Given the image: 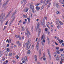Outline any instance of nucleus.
I'll return each instance as SVG.
<instances>
[{"label": "nucleus", "instance_id": "f257e3e1", "mask_svg": "<svg viewBox=\"0 0 64 64\" xmlns=\"http://www.w3.org/2000/svg\"><path fill=\"white\" fill-rule=\"evenodd\" d=\"M5 14L4 13L1 14L0 16V21H1L2 20H3L5 17Z\"/></svg>", "mask_w": 64, "mask_h": 64}, {"label": "nucleus", "instance_id": "f03ea898", "mask_svg": "<svg viewBox=\"0 0 64 64\" xmlns=\"http://www.w3.org/2000/svg\"><path fill=\"white\" fill-rule=\"evenodd\" d=\"M26 50H28L29 49L30 47V46H31V44H30V46H28V44L27 43H26Z\"/></svg>", "mask_w": 64, "mask_h": 64}, {"label": "nucleus", "instance_id": "7ed1b4c3", "mask_svg": "<svg viewBox=\"0 0 64 64\" xmlns=\"http://www.w3.org/2000/svg\"><path fill=\"white\" fill-rule=\"evenodd\" d=\"M30 9H32V10H33V9H34V6H33L32 5L30 4Z\"/></svg>", "mask_w": 64, "mask_h": 64}, {"label": "nucleus", "instance_id": "20e7f679", "mask_svg": "<svg viewBox=\"0 0 64 64\" xmlns=\"http://www.w3.org/2000/svg\"><path fill=\"white\" fill-rule=\"evenodd\" d=\"M29 9L28 8H26L24 10L22 11L23 12H27L28 10Z\"/></svg>", "mask_w": 64, "mask_h": 64}, {"label": "nucleus", "instance_id": "39448f33", "mask_svg": "<svg viewBox=\"0 0 64 64\" xmlns=\"http://www.w3.org/2000/svg\"><path fill=\"white\" fill-rule=\"evenodd\" d=\"M8 2H9V1L7 0L5 2L4 4H3L2 7H5V6H6V4H7V3H8Z\"/></svg>", "mask_w": 64, "mask_h": 64}, {"label": "nucleus", "instance_id": "423d86ee", "mask_svg": "<svg viewBox=\"0 0 64 64\" xmlns=\"http://www.w3.org/2000/svg\"><path fill=\"white\" fill-rule=\"evenodd\" d=\"M56 7H57L59 9L60 8V6H59L58 5V3H56Z\"/></svg>", "mask_w": 64, "mask_h": 64}, {"label": "nucleus", "instance_id": "0eeeda50", "mask_svg": "<svg viewBox=\"0 0 64 64\" xmlns=\"http://www.w3.org/2000/svg\"><path fill=\"white\" fill-rule=\"evenodd\" d=\"M40 32H41V28H39L38 32V37H39V35H40Z\"/></svg>", "mask_w": 64, "mask_h": 64}, {"label": "nucleus", "instance_id": "6e6552de", "mask_svg": "<svg viewBox=\"0 0 64 64\" xmlns=\"http://www.w3.org/2000/svg\"><path fill=\"white\" fill-rule=\"evenodd\" d=\"M48 55L50 56V58H51V56H50V50H48Z\"/></svg>", "mask_w": 64, "mask_h": 64}, {"label": "nucleus", "instance_id": "1a4fd4ad", "mask_svg": "<svg viewBox=\"0 0 64 64\" xmlns=\"http://www.w3.org/2000/svg\"><path fill=\"white\" fill-rule=\"evenodd\" d=\"M39 23H38L37 25L36 30L37 31V29H39Z\"/></svg>", "mask_w": 64, "mask_h": 64}, {"label": "nucleus", "instance_id": "9d476101", "mask_svg": "<svg viewBox=\"0 0 64 64\" xmlns=\"http://www.w3.org/2000/svg\"><path fill=\"white\" fill-rule=\"evenodd\" d=\"M15 16H14L12 19L11 20V22H13V21H14V20L15 19Z\"/></svg>", "mask_w": 64, "mask_h": 64}, {"label": "nucleus", "instance_id": "9b49d317", "mask_svg": "<svg viewBox=\"0 0 64 64\" xmlns=\"http://www.w3.org/2000/svg\"><path fill=\"white\" fill-rule=\"evenodd\" d=\"M16 12H17L15 11L14 12V13L12 14V17H13V16H14V15H15V14H16Z\"/></svg>", "mask_w": 64, "mask_h": 64}, {"label": "nucleus", "instance_id": "f8f14e48", "mask_svg": "<svg viewBox=\"0 0 64 64\" xmlns=\"http://www.w3.org/2000/svg\"><path fill=\"white\" fill-rule=\"evenodd\" d=\"M34 58L35 61H37V56L36 55H35L34 56Z\"/></svg>", "mask_w": 64, "mask_h": 64}, {"label": "nucleus", "instance_id": "ddd939ff", "mask_svg": "<svg viewBox=\"0 0 64 64\" xmlns=\"http://www.w3.org/2000/svg\"><path fill=\"white\" fill-rule=\"evenodd\" d=\"M22 3H24V4H26V0H23L22 1Z\"/></svg>", "mask_w": 64, "mask_h": 64}, {"label": "nucleus", "instance_id": "4468645a", "mask_svg": "<svg viewBox=\"0 0 64 64\" xmlns=\"http://www.w3.org/2000/svg\"><path fill=\"white\" fill-rule=\"evenodd\" d=\"M44 6H45V5H43L42 6L40 9L41 10H42L43 9L44 7Z\"/></svg>", "mask_w": 64, "mask_h": 64}, {"label": "nucleus", "instance_id": "2eb2a0df", "mask_svg": "<svg viewBox=\"0 0 64 64\" xmlns=\"http://www.w3.org/2000/svg\"><path fill=\"white\" fill-rule=\"evenodd\" d=\"M27 59V56H25L24 59V60L25 61H26Z\"/></svg>", "mask_w": 64, "mask_h": 64}, {"label": "nucleus", "instance_id": "dca6fc26", "mask_svg": "<svg viewBox=\"0 0 64 64\" xmlns=\"http://www.w3.org/2000/svg\"><path fill=\"white\" fill-rule=\"evenodd\" d=\"M59 22L60 24L61 25H63V22H62L61 21H59Z\"/></svg>", "mask_w": 64, "mask_h": 64}, {"label": "nucleus", "instance_id": "f3484780", "mask_svg": "<svg viewBox=\"0 0 64 64\" xmlns=\"http://www.w3.org/2000/svg\"><path fill=\"white\" fill-rule=\"evenodd\" d=\"M48 1V0H47L46 1V4H45L46 6V5H47V4H48L49 2V1Z\"/></svg>", "mask_w": 64, "mask_h": 64}, {"label": "nucleus", "instance_id": "a211bd4d", "mask_svg": "<svg viewBox=\"0 0 64 64\" xmlns=\"http://www.w3.org/2000/svg\"><path fill=\"white\" fill-rule=\"evenodd\" d=\"M36 10H39L40 9V8L39 7H38V6H37L36 7Z\"/></svg>", "mask_w": 64, "mask_h": 64}, {"label": "nucleus", "instance_id": "6ab92c4d", "mask_svg": "<svg viewBox=\"0 0 64 64\" xmlns=\"http://www.w3.org/2000/svg\"><path fill=\"white\" fill-rule=\"evenodd\" d=\"M30 53H31V51H30V50H29L28 51V54H30Z\"/></svg>", "mask_w": 64, "mask_h": 64}, {"label": "nucleus", "instance_id": "aec40b11", "mask_svg": "<svg viewBox=\"0 0 64 64\" xmlns=\"http://www.w3.org/2000/svg\"><path fill=\"white\" fill-rule=\"evenodd\" d=\"M43 42H44H44H45V40H42V42H41L42 44L43 45Z\"/></svg>", "mask_w": 64, "mask_h": 64}, {"label": "nucleus", "instance_id": "412c9836", "mask_svg": "<svg viewBox=\"0 0 64 64\" xmlns=\"http://www.w3.org/2000/svg\"><path fill=\"white\" fill-rule=\"evenodd\" d=\"M59 2H60V3H62V4H64V3H63V1H62V0H60Z\"/></svg>", "mask_w": 64, "mask_h": 64}, {"label": "nucleus", "instance_id": "4be33fe9", "mask_svg": "<svg viewBox=\"0 0 64 64\" xmlns=\"http://www.w3.org/2000/svg\"><path fill=\"white\" fill-rule=\"evenodd\" d=\"M56 14H59L60 13V12L59 11H57L56 12Z\"/></svg>", "mask_w": 64, "mask_h": 64}, {"label": "nucleus", "instance_id": "5701e85b", "mask_svg": "<svg viewBox=\"0 0 64 64\" xmlns=\"http://www.w3.org/2000/svg\"><path fill=\"white\" fill-rule=\"evenodd\" d=\"M28 20V24H29V23H30V19H29V18H27Z\"/></svg>", "mask_w": 64, "mask_h": 64}, {"label": "nucleus", "instance_id": "b1692460", "mask_svg": "<svg viewBox=\"0 0 64 64\" xmlns=\"http://www.w3.org/2000/svg\"><path fill=\"white\" fill-rule=\"evenodd\" d=\"M56 60H59V57H58V56L57 57Z\"/></svg>", "mask_w": 64, "mask_h": 64}, {"label": "nucleus", "instance_id": "393cba45", "mask_svg": "<svg viewBox=\"0 0 64 64\" xmlns=\"http://www.w3.org/2000/svg\"><path fill=\"white\" fill-rule=\"evenodd\" d=\"M19 36L20 35H19L18 36H17V35H16L15 36V37H16V38H18L19 37Z\"/></svg>", "mask_w": 64, "mask_h": 64}, {"label": "nucleus", "instance_id": "a878e982", "mask_svg": "<svg viewBox=\"0 0 64 64\" xmlns=\"http://www.w3.org/2000/svg\"><path fill=\"white\" fill-rule=\"evenodd\" d=\"M23 17H24V18H26L27 16H26V15H25L23 14L22 15Z\"/></svg>", "mask_w": 64, "mask_h": 64}, {"label": "nucleus", "instance_id": "bb28decb", "mask_svg": "<svg viewBox=\"0 0 64 64\" xmlns=\"http://www.w3.org/2000/svg\"><path fill=\"white\" fill-rule=\"evenodd\" d=\"M12 53L11 52L9 53L8 55L9 56H12Z\"/></svg>", "mask_w": 64, "mask_h": 64}, {"label": "nucleus", "instance_id": "cd10ccee", "mask_svg": "<svg viewBox=\"0 0 64 64\" xmlns=\"http://www.w3.org/2000/svg\"><path fill=\"white\" fill-rule=\"evenodd\" d=\"M33 4L32 2L30 4V3L28 4V6H29V5H33Z\"/></svg>", "mask_w": 64, "mask_h": 64}, {"label": "nucleus", "instance_id": "c85d7f7f", "mask_svg": "<svg viewBox=\"0 0 64 64\" xmlns=\"http://www.w3.org/2000/svg\"><path fill=\"white\" fill-rule=\"evenodd\" d=\"M16 59H18L19 58V56H18V55H16Z\"/></svg>", "mask_w": 64, "mask_h": 64}, {"label": "nucleus", "instance_id": "c756f323", "mask_svg": "<svg viewBox=\"0 0 64 64\" xmlns=\"http://www.w3.org/2000/svg\"><path fill=\"white\" fill-rule=\"evenodd\" d=\"M7 51H8V52H9L10 51V50L9 49V48H6Z\"/></svg>", "mask_w": 64, "mask_h": 64}, {"label": "nucleus", "instance_id": "7c9ffc66", "mask_svg": "<svg viewBox=\"0 0 64 64\" xmlns=\"http://www.w3.org/2000/svg\"><path fill=\"white\" fill-rule=\"evenodd\" d=\"M26 34L27 37H28V38L29 37V35H28V34L26 33V34Z\"/></svg>", "mask_w": 64, "mask_h": 64}, {"label": "nucleus", "instance_id": "2f4dec72", "mask_svg": "<svg viewBox=\"0 0 64 64\" xmlns=\"http://www.w3.org/2000/svg\"><path fill=\"white\" fill-rule=\"evenodd\" d=\"M39 54H40V55H41V50H39Z\"/></svg>", "mask_w": 64, "mask_h": 64}, {"label": "nucleus", "instance_id": "473e14b6", "mask_svg": "<svg viewBox=\"0 0 64 64\" xmlns=\"http://www.w3.org/2000/svg\"><path fill=\"white\" fill-rule=\"evenodd\" d=\"M60 43H62V42H63V40L61 39L60 40Z\"/></svg>", "mask_w": 64, "mask_h": 64}, {"label": "nucleus", "instance_id": "72a5a7b5", "mask_svg": "<svg viewBox=\"0 0 64 64\" xmlns=\"http://www.w3.org/2000/svg\"><path fill=\"white\" fill-rule=\"evenodd\" d=\"M30 40H29L28 42V44H29V43H30Z\"/></svg>", "mask_w": 64, "mask_h": 64}, {"label": "nucleus", "instance_id": "f704fd0d", "mask_svg": "<svg viewBox=\"0 0 64 64\" xmlns=\"http://www.w3.org/2000/svg\"><path fill=\"white\" fill-rule=\"evenodd\" d=\"M24 27L23 26L22 27V31H24Z\"/></svg>", "mask_w": 64, "mask_h": 64}, {"label": "nucleus", "instance_id": "c9c22d12", "mask_svg": "<svg viewBox=\"0 0 64 64\" xmlns=\"http://www.w3.org/2000/svg\"><path fill=\"white\" fill-rule=\"evenodd\" d=\"M59 41V43H60V40H59V38H58L57 39Z\"/></svg>", "mask_w": 64, "mask_h": 64}, {"label": "nucleus", "instance_id": "e433bc0d", "mask_svg": "<svg viewBox=\"0 0 64 64\" xmlns=\"http://www.w3.org/2000/svg\"><path fill=\"white\" fill-rule=\"evenodd\" d=\"M8 21H7L5 24L6 25H7V24H8Z\"/></svg>", "mask_w": 64, "mask_h": 64}, {"label": "nucleus", "instance_id": "4c0bfd02", "mask_svg": "<svg viewBox=\"0 0 64 64\" xmlns=\"http://www.w3.org/2000/svg\"><path fill=\"white\" fill-rule=\"evenodd\" d=\"M32 11L33 13H34V9L33 10H32Z\"/></svg>", "mask_w": 64, "mask_h": 64}, {"label": "nucleus", "instance_id": "58836bf2", "mask_svg": "<svg viewBox=\"0 0 64 64\" xmlns=\"http://www.w3.org/2000/svg\"><path fill=\"white\" fill-rule=\"evenodd\" d=\"M43 36H44V35H43L42 36L41 40H42V39H43Z\"/></svg>", "mask_w": 64, "mask_h": 64}, {"label": "nucleus", "instance_id": "ea45409f", "mask_svg": "<svg viewBox=\"0 0 64 64\" xmlns=\"http://www.w3.org/2000/svg\"><path fill=\"white\" fill-rule=\"evenodd\" d=\"M50 5H51V4L49 3V5H48V8H49L50 7Z\"/></svg>", "mask_w": 64, "mask_h": 64}, {"label": "nucleus", "instance_id": "a19ab883", "mask_svg": "<svg viewBox=\"0 0 64 64\" xmlns=\"http://www.w3.org/2000/svg\"><path fill=\"white\" fill-rule=\"evenodd\" d=\"M11 11H10L8 13V15H10V13H11Z\"/></svg>", "mask_w": 64, "mask_h": 64}, {"label": "nucleus", "instance_id": "79ce46f5", "mask_svg": "<svg viewBox=\"0 0 64 64\" xmlns=\"http://www.w3.org/2000/svg\"><path fill=\"white\" fill-rule=\"evenodd\" d=\"M18 38H19V39L20 40H21V37H20V35L19 36V37H18Z\"/></svg>", "mask_w": 64, "mask_h": 64}, {"label": "nucleus", "instance_id": "37998d69", "mask_svg": "<svg viewBox=\"0 0 64 64\" xmlns=\"http://www.w3.org/2000/svg\"><path fill=\"white\" fill-rule=\"evenodd\" d=\"M5 58H2V60L3 61H4L5 60Z\"/></svg>", "mask_w": 64, "mask_h": 64}, {"label": "nucleus", "instance_id": "c03bdc74", "mask_svg": "<svg viewBox=\"0 0 64 64\" xmlns=\"http://www.w3.org/2000/svg\"><path fill=\"white\" fill-rule=\"evenodd\" d=\"M30 16L32 17V15H33V14H32V13H30Z\"/></svg>", "mask_w": 64, "mask_h": 64}, {"label": "nucleus", "instance_id": "a18cd8bd", "mask_svg": "<svg viewBox=\"0 0 64 64\" xmlns=\"http://www.w3.org/2000/svg\"><path fill=\"white\" fill-rule=\"evenodd\" d=\"M21 43L20 42L18 44L19 46H21Z\"/></svg>", "mask_w": 64, "mask_h": 64}, {"label": "nucleus", "instance_id": "49530a36", "mask_svg": "<svg viewBox=\"0 0 64 64\" xmlns=\"http://www.w3.org/2000/svg\"><path fill=\"white\" fill-rule=\"evenodd\" d=\"M60 51H61V52H62L63 51V50L62 49H61L60 50Z\"/></svg>", "mask_w": 64, "mask_h": 64}, {"label": "nucleus", "instance_id": "de8ad7c7", "mask_svg": "<svg viewBox=\"0 0 64 64\" xmlns=\"http://www.w3.org/2000/svg\"><path fill=\"white\" fill-rule=\"evenodd\" d=\"M9 15L8 14V15L7 16H6L5 17V18H7L8 17V16H9Z\"/></svg>", "mask_w": 64, "mask_h": 64}, {"label": "nucleus", "instance_id": "09e8293b", "mask_svg": "<svg viewBox=\"0 0 64 64\" xmlns=\"http://www.w3.org/2000/svg\"><path fill=\"white\" fill-rule=\"evenodd\" d=\"M48 44H49V43H50V41L49 40H48Z\"/></svg>", "mask_w": 64, "mask_h": 64}, {"label": "nucleus", "instance_id": "8fccbe9b", "mask_svg": "<svg viewBox=\"0 0 64 64\" xmlns=\"http://www.w3.org/2000/svg\"><path fill=\"white\" fill-rule=\"evenodd\" d=\"M45 31H47V29L46 28L44 29Z\"/></svg>", "mask_w": 64, "mask_h": 64}, {"label": "nucleus", "instance_id": "3c124183", "mask_svg": "<svg viewBox=\"0 0 64 64\" xmlns=\"http://www.w3.org/2000/svg\"><path fill=\"white\" fill-rule=\"evenodd\" d=\"M61 61H61L62 62V61H63V59L62 58L61 59Z\"/></svg>", "mask_w": 64, "mask_h": 64}, {"label": "nucleus", "instance_id": "603ef678", "mask_svg": "<svg viewBox=\"0 0 64 64\" xmlns=\"http://www.w3.org/2000/svg\"><path fill=\"white\" fill-rule=\"evenodd\" d=\"M26 23V22H23V24H25Z\"/></svg>", "mask_w": 64, "mask_h": 64}, {"label": "nucleus", "instance_id": "864d4df0", "mask_svg": "<svg viewBox=\"0 0 64 64\" xmlns=\"http://www.w3.org/2000/svg\"><path fill=\"white\" fill-rule=\"evenodd\" d=\"M28 33V34H29L30 35H31L30 34L29 32H28V33Z\"/></svg>", "mask_w": 64, "mask_h": 64}, {"label": "nucleus", "instance_id": "5fc2aeb1", "mask_svg": "<svg viewBox=\"0 0 64 64\" xmlns=\"http://www.w3.org/2000/svg\"><path fill=\"white\" fill-rule=\"evenodd\" d=\"M26 31H27V32H29V31L28 30V28H26Z\"/></svg>", "mask_w": 64, "mask_h": 64}, {"label": "nucleus", "instance_id": "6e6d98bb", "mask_svg": "<svg viewBox=\"0 0 64 64\" xmlns=\"http://www.w3.org/2000/svg\"><path fill=\"white\" fill-rule=\"evenodd\" d=\"M57 28L58 29H59V26H57Z\"/></svg>", "mask_w": 64, "mask_h": 64}, {"label": "nucleus", "instance_id": "4d7b16f0", "mask_svg": "<svg viewBox=\"0 0 64 64\" xmlns=\"http://www.w3.org/2000/svg\"><path fill=\"white\" fill-rule=\"evenodd\" d=\"M55 43L56 44V45H58V44L56 42H55Z\"/></svg>", "mask_w": 64, "mask_h": 64}, {"label": "nucleus", "instance_id": "13d9d810", "mask_svg": "<svg viewBox=\"0 0 64 64\" xmlns=\"http://www.w3.org/2000/svg\"><path fill=\"white\" fill-rule=\"evenodd\" d=\"M6 26H5L4 27V30H5V28H6Z\"/></svg>", "mask_w": 64, "mask_h": 64}, {"label": "nucleus", "instance_id": "bf43d9fd", "mask_svg": "<svg viewBox=\"0 0 64 64\" xmlns=\"http://www.w3.org/2000/svg\"><path fill=\"white\" fill-rule=\"evenodd\" d=\"M59 48L58 47V48L56 47V49H57V50H58L59 49Z\"/></svg>", "mask_w": 64, "mask_h": 64}, {"label": "nucleus", "instance_id": "052dcab7", "mask_svg": "<svg viewBox=\"0 0 64 64\" xmlns=\"http://www.w3.org/2000/svg\"><path fill=\"white\" fill-rule=\"evenodd\" d=\"M36 6H38V5H39V4H36Z\"/></svg>", "mask_w": 64, "mask_h": 64}, {"label": "nucleus", "instance_id": "680f3d73", "mask_svg": "<svg viewBox=\"0 0 64 64\" xmlns=\"http://www.w3.org/2000/svg\"><path fill=\"white\" fill-rule=\"evenodd\" d=\"M38 45H39V44H36V47H38Z\"/></svg>", "mask_w": 64, "mask_h": 64}, {"label": "nucleus", "instance_id": "e2e57ef3", "mask_svg": "<svg viewBox=\"0 0 64 64\" xmlns=\"http://www.w3.org/2000/svg\"><path fill=\"white\" fill-rule=\"evenodd\" d=\"M37 40H38V38H36V42L37 41Z\"/></svg>", "mask_w": 64, "mask_h": 64}, {"label": "nucleus", "instance_id": "0e129e2a", "mask_svg": "<svg viewBox=\"0 0 64 64\" xmlns=\"http://www.w3.org/2000/svg\"><path fill=\"white\" fill-rule=\"evenodd\" d=\"M45 60H46V58H43V60H44V61H45Z\"/></svg>", "mask_w": 64, "mask_h": 64}, {"label": "nucleus", "instance_id": "69168bd1", "mask_svg": "<svg viewBox=\"0 0 64 64\" xmlns=\"http://www.w3.org/2000/svg\"><path fill=\"white\" fill-rule=\"evenodd\" d=\"M57 53L58 54H60V52L59 51H58L57 52Z\"/></svg>", "mask_w": 64, "mask_h": 64}, {"label": "nucleus", "instance_id": "338daca9", "mask_svg": "<svg viewBox=\"0 0 64 64\" xmlns=\"http://www.w3.org/2000/svg\"><path fill=\"white\" fill-rule=\"evenodd\" d=\"M10 25H11L12 23V22H11V21H10Z\"/></svg>", "mask_w": 64, "mask_h": 64}, {"label": "nucleus", "instance_id": "774afa93", "mask_svg": "<svg viewBox=\"0 0 64 64\" xmlns=\"http://www.w3.org/2000/svg\"><path fill=\"white\" fill-rule=\"evenodd\" d=\"M56 24H58V22H56Z\"/></svg>", "mask_w": 64, "mask_h": 64}]
</instances>
